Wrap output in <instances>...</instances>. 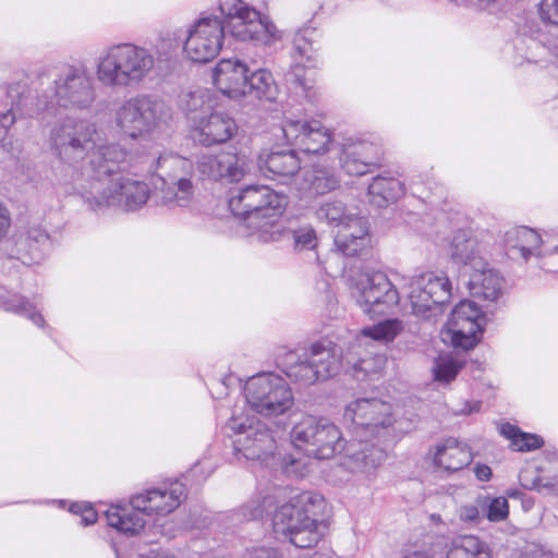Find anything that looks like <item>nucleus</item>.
I'll return each mask as SVG.
<instances>
[{
	"mask_svg": "<svg viewBox=\"0 0 558 558\" xmlns=\"http://www.w3.org/2000/svg\"><path fill=\"white\" fill-rule=\"evenodd\" d=\"M96 134L93 122L74 118H66L51 130V146L62 163L60 180L71 184L83 197L136 168L131 154L119 144L90 150Z\"/></svg>",
	"mask_w": 558,
	"mask_h": 558,
	"instance_id": "nucleus-1",
	"label": "nucleus"
},
{
	"mask_svg": "<svg viewBox=\"0 0 558 558\" xmlns=\"http://www.w3.org/2000/svg\"><path fill=\"white\" fill-rule=\"evenodd\" d=\"M108 181L101 187L84 196L93 209L116 206L126 211L142 208L148 201L150 189L140 179V172L155 174L161 181L158 202L169 208L189 206L195 195L194 162L173 151H163L150 157L145 166L134 168Z\"/></svg>",
	"mask_w": 558,
	"mask_h": 558,
	"instance_id": "nucleus-2",
	"label": "nucleus"
},
{
	"mask_svg": "<svg viewBox=\"0 0 558 558\" xmlns=\"http://www.w3.org/2000/svg\"><path fill=\"white\" fill-rule=\"evenodd\" d=\"M323 506L324 499L318 494L274 487L256 494L241 507L240 512L244 520H256L276 507L274 532L296 547L308 548L316 545L326 532L319 513Z\"/></svg>",
	"mask_w": 558,
	"mask_h": 558,
	"instance_id": "nucleus-3",
	"label": "nucleus"
},
{
	"mask_svg": "<svg viewBox=\"0 0 558 558\" xmlns=\"http://www.w3.org/2000/svg\"><path fill=\"white\" fill-rule=\"evenodd\" d=\"M287 204L284 194L264 184L236 190L229 199L231 213L246 220L252 234L264 242L277 241L283 235L284 227L280 217Z\"/></svg>",
	"mask_w": 558,
	"mask_h": 558,
	"instance_id": "nucleus-4",
	"label": "nucleus"
},
{
	"mask_svg": "<svg viewBox=\"0 0 558 558\" xmlns=\"http://www.w3.org/2000/svg\"><path fill=\"white\" fill-rule=\"evenodd\" d=\"M156 65L154 54L145 47L131 43L104 48L95 59L98 83L108 88H128L142 84Z\"/></svg>",
	"mask_w": 558,
	"mask_h": 558,
	"instance_id": "nucleus-5",
	"label": "nucleus"
},
{
	"mask_svg": "<svg viewBox=\"0 0 558 558\" xmlns=\"http://www.w3.org/2000/svg\"><path fill=\"white\" fill-rule=\"evenodd\" d=\"M184 498V485L173 482L134 495L130 501L131 510L121 506H110L105 515L111 527L126 536H135L146 526V521L141 513L149 517H166L179 508Z\"/></svg>",
	"mask_w": 558,
	"mask_h": 558,
	"instance_id": "nucleus-6",
	"label": "nucleus"
},
{
	"mask_svg": "<svg viewBox=\"0 0 558 558\" xmlns=\"http://www.w3.org/2000/svg\"><path fill=\"white\" fill-rule=\"evenodd\" d=\"M450 258L459 268L470 294L488 302L497 301L504 292V278L492 268L477 239L457 233L451 242Z\"/></svg>",
	"mask_w": 558,
	"mask_h": 558,
	"instance_id": "nucleus-7",
	"label": "nucleus"
},
{
	"mask_svg": "<svg viewBox=\"0 0 558 558\" xmlns=\"http://www.w3.org/2000/svg\"><path fill=\"white\" fill-rule=\"evenodd\" d=\"M195 141L204 147L225 144L238 133L235 120L225 111L216 110V95L207 88L189 93L182 100Z\"/></svg>",
	"mask_w": 558,
	"mask_h": 558,
	"instance_id": "nucleus-8",
	"label": "nucleus"
},
{
	"mask_svg": "<svg viewBox=\"0 0 558 558\" xmlns=\"http://www.w3.org/2000/svg\"><path fill=\"white\" fill-rule=\"evenodd\" d=\"M225 33L240 43L270 46L280 40L281 32L271 19L243 0H219Z\"/></svg>",
	"mask_w": 558,
	"mask_h": 558,
	"instance_id": "nucleus-9",
	"label": "nucleus"
},
{
	"mask_svg": "<svg viewBox=\"0 0 558 558\" xmlns=\"http://www.w3.org/2000/svg\"><path fill=\"white\" fill-rule=\"evenodd\" d=\"M227 427L234 437L235 451L245 459L257 461L262 465H277V442L272 434L255 415L245 408L235 409L228 421Z\"/></svg>",
	"mask_w": 558,
	"mask_h": 558,
	"instance_id": "nucleus-10",
	"label": "nucleus"
},
{
	"mask_svg": "<svg viewBox=\"0 0 558 558\" xmlns=\"http://www.w3.org/2000/svg\"><path fill=\"white\" fill-rule=\"evenodd\" d=\"M284 374L293 381L312 385L338 373L340 352L331 342L314 343L302 351H289L280 357Z\"/></svg>",
	"mask_w": 558,
	"mask_h": 558,
	"instance_id": "nucleus-11",
	"label": "nucleus"
},
{
	"mask_svg": "<svg viewBox=\"0 0 558 558\" xmlns=\"http://www.w3.org/2000/svg\"><path fill=\"white\" fill-rule=\"evenodd\" d=\"M50 105L69 110H88L97 98L94 77L83 65H65L50 73Z\"/></svg>",
	"mask_w": 558,
	"mask_h": 558,
	"instance_id": "nucleus-12",
	"label": "nucleus"
},
{
	"mask_svg": "<svg viewBox=\"0 0 558 558\" xmlns=\"http://www.w3.org/2000/svg\"><path fill=\"white\" fill-rule=\"evenodd\" d=\"M169 118V108L162 101L147 95L125 100L114 113L117 128L133 140L149 135Z\"/></svg>",
	"mask_w": 558,
	"mask_h": 558,
	"instance_id": "nucleus-13",
	"label": "nucleus"
},
{
	"mask_svg": "<svg viewBox=\"0 0 558 558\" xmlns=\"http://www.w3.org/2000/svg\"><path fill=\"white\" fill-rule=\"evenodd\" d=\"M291 442L308 458L330 459L344 449L337 425L325 418L304 416L291 430Z\"/></svg>",
	"mask_w": 558,
	"mask_h": 558,
	"instance_id": "nucleus-14",
	"label": "nucleus"
},
{
	"mask_svg": "<svg viewBox=\"0 0 558 558\" xmlns=\"http://www.w3.org/2000/svg\"><path fill=\"white\" fill-rule=\"evenodd\" d=\"M246 411L272 417L288 412L294 403L292 391L287 381L274 373L252 376L244 386Z\"/></svg>",
	"mask_w": 558,
	"mask_h": 558,
	"instance_id": "nucleus-15",
	"label": "nucleus"
},
{
	"mask_svg": "<svg viewBox=\"0 0 558 558\" xmlns=\"http://www.w3.org/2000/svg\"><path fill=\"white\" fill-rule=\"evenodd\" d=\"M404 279L412 313L420 318L440 314L451 298V282L444 272L426 271Z\"/></svg>",
	"mask_w": 558,
	"mask_h": 558,
	"instance_id": "nucleus-16",
	"label": "nucleus"
},
{
	"mask_svg": "<svg viewBox=\"0 0 558 558\" xmlns=\"http://www.w3.org/2000/svg\"><path fill=\"white\" fill-rule=\"evenodd\" d=\"M353 293L361 310L369 315H384L400 300L397 288L379 270H361L352 279Z\"/></svg>",
	"mask_w": 558,
	"mask_h": 558,
	"instance_id": "nucleus-17",
	"label": "nucleus"
},
{
	"mask_svg": "<svg viewBox=\"0 0 558 558\" xmlns=\"http://www.w3.org/2000/svg\"><path fill=\"white\" fill-rule=\"evenodd\" d=\"M485 325L484 311L474 301H461L449 315L442 332L444 341L456 349L470 350L480 341Z\"/></svg>",
	"mask_w": 558,
	"mask_h": 558,
	"instance_id": "nucleus-18",
	"label": "nucleus"
},
{
	"mask_svg": "<svg viewBox=\"0 0 558 558\" xmlns=\"http://www.w3.org/2000/svg\"><path fill=\"white\" fill-rule=\"evenodd\" d=\"M343 418L353 425L354 437H380L393 423L389 403L375 399H356L345 407Z\"/></svg>",
	"mask_w": 558,
	"mask_h": 558,
	"instance_id": "nucleus-19",
	"label": "nucleus"
},
{
	"mask_svg": "<svg viewBox=\"0 0 558 558\" xmlns=\"http://www.w3.org/2000/svg\"><path fill=\"white\" fill-rule=\"evenodd\" d=\"M225 35V26L219 17H201L190 26L183 52L192 62L207 63L219 54Z\"/></svg>",
	"mask_w": 558,
	"mask_h": 558,
	"instance_id": "nucleus-20",
	"label": "nucleus"
},
{
	"mask_svg": "<svg viewBox=\"0 0 558 558\" xmlns=\"http://www.w3.org/2000/svg\"><path fill=\"white\" fill-rule=\"evenodd\" d=\"M201 174L214 181L238 183L250 173V160L244 154L222 150L218 154H205L197 160Z\"/></svg>",
	"mask_w": 558,
	"mask_h": 558,
	"instance_id": "nucleus-21",
	"label": "nucleus"
},
{
	"mask_svg": "<svg viewBox=\"0 0 558 558\" xmlns=\"http://www.w3.org/2000/svg\"><path fill=\"white\" fill-rule=\"evenodd\" d=\"M250 73L248 65L238 58L219 60L211 70L214 86L232 100L244 99V87Z\"/></svg>",
	"mask_w": 558,
	"mask_h": 558,
	"instance_id": "nucleus-22",
	"label": "nucleus"
},
{
	"mask_svg": "<svg viewBox=\"0 0 558 558\" xmlns=\"http://www.w3.org/2000/svg\"><path fill=\"white\" fill-rule=\"evenodd\" d=\"M502 244L511 259L527 262L532 256L539 259L542 247L546 241L535 229L526 226H513L504 233Z\"/></svg>",
	"mask_w": 558,
	"mask_h": 558,
	"instance_id": "nucleus-23",
	"label": "nucleus"
},
{
	"mask_svg": "<svg viewBox=\"0 0 558 558\" xmlns=\"http://www.w3.org/2000/svg\"><path fill=\"white\" fill-rule=\"evenodd\" d=\"M355 438L348 445L341 464L351 473L368 474L385 461L386 452L366 437Z\"/></svg>",
	"mask_w": 558,
	"mask_h": 558,
	"instance_id": "nucleus-24",
	"label": "nucleus"
},
{
	"mask_svg": "<svg viewBox=\"0 0 558 558\" xmlns=\"http://www.w3.org/2000/svg\"><path fill=\"white\" fill-rule=\"evenodd\" d=\"M337 248L347 256H355L371 245L368 226L357 213L349 215L335 232Z\"/></svg>",
	"mask_w": 558,
	"mask_h": 558,
	"instance_id": "nucleus-25",
	"label": "nucleus"
},
{
	"mask_svg": "<svg viewBox=\"0 0 558 558\" xmlns=\"http://www.w3.org/2000/svg\"><path fill=\"white\" fill-rule=\"evenodd\" d=\"M378 160V148L367 142L356 141L344 145L340 161L348 174L363 175Z\"/></svg>",
	"mask_w": 558,
	"mask_h": 558,
	"instance_id": "nucleus-26",
	"label": "nucleus"
},
{
	"mask_svg": "<svg viewBox=\"0 0 558 558\" xmlns=\"http://www.w3.org/2000/svg\"><path fill=\"white\" fill-rule=\"evenodd\" d=\"M430 454L434 465L448 473L460 471L472 461L470 449L452 438L438 444Z\"/></svg>",
	"mask_w": 558,
	"mask_h": 558,
	"instance_id": "nucleus-27",
	"label": "nucleus"
},
{
	"mask_svg": "<svg viewBox=\"0 0 558 558\" xmlns=\"http://www.w3.org/2000/svg\"><path fill=\"white\" fill-rule=\"evenodd\" d=\"M259 169L278 179L295 175L301 169V160L294 150L275 151L259 158Z\"/></svg>",
	"mask_w": 558,
	"mask_h": 558,
	"instance_id": "nucleus-28",
	"label": "nucleus"
},
{
	"mask_svg": "<svg viewBox=\"0 0 558 558\" xmlns=\"http://www.w3.org/2000/svg\"><path fill=\"white\" fill-rule=\"evenodd\" d=\"M277 95V85L272 74L267 70L251 71L244 87V99L272 100Z\"/></svg>",
	"mask_w": 558,
	"mask_h": 558,
	"instance_id": "nucleus-29",
	"label": "nucleus"
},
{
	"mask_svg": "<svg viewBox=\"0 0 558 558\" xmlns=\"http://www.w3.org/2000/svg\"><path fill=\"white\" fill-rule=\"evenodd\" d=\"M362 344L357 342L344 355L340 354L341 365L345 364L355 372L365 374L379 373L385 367L386 356L384 354H366L361 356L360 349Z\"/></svg>",
	"mask_w": 558,
	"mask_h": 558,
	"instance_id": "nucleus-30",
	"label": "nucleus"
},
{
	"mask_svg": "<svg viewBox=\"0 0 558 558\" xmlns=\"http://www.w3.org/2000/svg\"><path fill=\"white\" fill-rule=\"evenodd\" d=\"M446 558H493L489 546L477 536L464 535L454 539Z\"/></svg>",
	"mask_w": 558,
	"mask_h": 558,
	"instance_id": "nucleus-31",
	"label": "nucleus"
},
{
	"mask_svg": "<svg viewBox=\"0 0 558 558\" xmlns=\"http://www.w3.org/2000/svg\"><path fill=\"white\" fill-rule=\"evenodd\" d=\"M403 184L393 178L377 177L368 185L371 202L381 207L403 194Z\"/></svg>",
	"mask_w": 558,
	"mask_h": 558,
	"instance_id": "nucleus-32",
	"label": "nucleus"
},
{
	"mask_svg": "<svg viewBox=\"0 0 558 558\" xmlns=\"http://www.w3.org/2000/svg\"><path fill=\"white\" fill-rule=\"evenodd\" d=\"M403 330V324L399 319H386L374 326L361 330L356 341L365 343L367 339L378 342H390Z\"/></svg>",
	"mask_w": 558,
	"mask_h": 558,
	"instance_id": "nucleus-33",
	"label": "nucleus"
},
{
	"mask_svg": "<svg viewBox=\"0 0 558 558\" xmlns=\"http://www.w3.org/2000/svg\"><path fill=\"white\" fill-rule=\"evenodd\" d=\"M463 365L461 359L450 353L440 354L434 359L430 367L433 379L440 385L449 384L456 379Z\"/></svg>",
	"mask_w": 558,
	"mask_h": 558,
	"instance_id": "nucleus-34",
	"label": "nucleus"
},
{
	"mask_svg": "<svg viewBox=\"0 0 558 558\" xmlns=\"http://www.w3.org/2000/svg\"><path fill=\"white\" fill-rule=\"evenodd\" d=\"M331 143V134L319 121L311 120L300 149L307 154L324 153Z\"/></svg>",
	"mask_w": 558,
	"mask_h": 558,
	"instance_id": "nucleus-35",
	"label": "nucleus"
},
{
	"mask_svg": "<svg viewBox=\"0 0 558 558\" xmlns=\"http://www.w3.org/2000/svg\"><path fill=\"white\" fill-rule=\"evenodd\" d=\"M500 433L511 441V447L517 451H531L544 445V440L538 435L523 433L509 423L500 426Z\"/></svg>",
	"mask_w": 558,
	"mask_h": 558,
	"instance_id": "nucleus-36",
	"label": "nucleus"
},
{
	"mask_svg": "<svg viewBox=\"0 0 558 558\" xmlns=\"http://www.w3.org/2000/svg\"><path fill=\"white\" fill-rule=\"evenodd\" d=\"M310 121L299 119L295 116H287L282 119L280 130L283 140L292 145L301 147L307 133Z\"/></svg>",
	"mask_w": 558,
	"mask_h": 558,
	"instance_id": "nucleus-37",
	"label": "nucleus"
},
{
	"mask_svg": "<svg viewBox=\"0 0 558 558\" xmlns=\"http://www.w3.org/2000/svg\"><path fill=\"white\" fill-rule=\"evenodd\" d=\"M353 214H355V211L345 208L340 201L325 202L316 211V216L319 220L332 225L337 230L342 222H345L347 217Z\"/></svg>",
	"mask_w": 558,
	"mask_h": 558,
	"instance_id": "nucleus-38",
	"label": "nucleus"
},
{
	"mask_svg": "<svg viewBox=\"0 0 558 558\" xmlns=\"http://www.w3.org/2000/svg\"><path fill=\"white\" fill-rule=\"evenodd\" d=\"M277 462V465L272 466V469H278L288 476L304 477L310 472L311 461L308 457H278Z\"/></svg>",
	"mask_w": 558,
	"mask_h": 558,
	"instance_id": "nucleus-39",
	"label": "nucleus"
},
{
	"mask_svg": "<svg viewBox=\"0 0 558 558\" xmlns=\"http://www.w3.org/2000/svg\"><path fill=\"white\" fill-rule=\"evenodd\" d=\"M477 502L486 509V518L489 521L500 522L508 518L509 502L506 497H486L483 500L478 499Z\"/></svg>",
	"mask_w": 558,
	"mask_h": 558,
	"instance_id": "nucleus-40",
	"label": "nucleus"
},
{
	"mask_svg": "<svg viewBox=\"0 0 558 558\" xmlns=\"http://www.w3.org/2000/svg\"><path fill=\"white\" fill-rule=\"evenodd\" d=\"M5 308L28 317L36 326H44V318L36 312V306L20 295H14L11 300L7 301Z\"/></svg>",
	"mask_w": 558,
	"mask_h": 558,
	"instance_id": "nucleus-41",
	"label": "nucleus"
},
{
	"mask_svg": "<svg viewBox=\"0 0 558 558\" xmlns=\"http://www.w3.org/2000/svg\"><path fill=\"white\" fill-rule=\"evenodd\" d=\"M310 189L316 194H325L338 186L337 178L326 169H315L311 175Z\"/></svg>",
	"mask_w": 558,
	"mask_h": 558,
	"instance_id": "nucleus-42",
	"label": "nucleus"
},
{
	"mask_svg": "<svg viewBox=\"0 0 558 558\" xmlns=\"http://www.w3.org/2000/svg\"><path fill=\"white\" fill-rule=\"evenodd\" d=\"M536 15L543 24L558 26V0H539Z\"/></svg>",
	"mask_w": 558,
	"mask_h": 558,
	"instance_id": "nucleus-43",
	"label": "nucleus"
},
{
	"mask_svg": "<svg viewBox=\"0 0 558 558\" xmlns=\"http://www.w3.org/2000/svg\"><path fill=\"white\" fill-rule=\"evenodd\" d=\"M294 247L296 250H312L317 245L315 230L311 226H303L293 231Z\"/></svg>",
	"mask_w": 558,
	"mask_h": 558,
	"instance_id": "nucleus-44",
	"label": "nucleus"
},
{
	"mask_svg": "<svg viewBox=\"0 0 558 558\" xmlns=\"http://www.w3.org/2000/svg\"><path fill=\"white\" fill-rule=\"evenodd\" d=\"M313 31H303L295 34L293 39V46L295 52L307 60H312L314 58V47L311 40V35Z\"/></svg>",
	"mask_w": 558,
	"mask_h": 558,
	"instance_id": "nucleus-45",
	"label": "nucleus"
},
{
	"mask_svg": "<svg viewBox=\"0 0 558 558\" xmlns=\"http://www.w3.org/2000/svg\"><path fill=\"white\" fill-rule=\"evenodd\" d=\"M539 262L544 269L558 271V242L549 246L543 245Z\"/></svg>",
	"mask_w": 558,
	"mask_h": 558,
	"instance_id": "nucleus-46",
	"label": "nucleus"
},
{
	"mask_svg": "<svg viewBox=\"0 0 558 558\" xmlns=\"http://www.w3.org/2000/svg\"><path fill=\"white\" fill-rule=\"evenodd\" d=\"M70 511L74 514L81 515V524L83 525H89L97 521V512L88 504H73L70 508Z\"/></svg>",
	"mask_w": 558,
	"mask_h": 558,
	"instance_id": "nucleus-47",
	"label": "nucleus"
},
{
	"mask_svg": "<svg viewBox=\"0 0 558 558\" xmlns=\"http://www.w3.org/2000/svg\"><path fill=\"white\" fill-rule=\"evenodd\" d=\"M536 490L543 495L558 496V476L538 477Z\"/></svg>",
	"mask_w": 558,
	"mask_h": 558,
	"instance_id": "nucleus-48",
	"label": "nucleus"
},
{
	"mask_svg": "<svg viewBox=\"0 0 558 558\" xmlns=\"http://www.w3.org/2000/svg\"><path fill=\"white\" fill-rule=\"evenodd\" d=\"M538 477L541 476L536 474V470L533 468H525L519 474L521 486L532 490H536Z\"/></svg>",
	"mask_w": 558,
	"mask_h": 558,
	"instance_id": "nucleus-49",
	"label": "nucleus"
},
{
	"mask_svg": "<svg viewBox=\"0 0 558 558\" xmlns=\"http://www.w3.org/2000/svg\"><path fill=\"white\" fill-rule=\"evenodd\" d=\"M537 40L550 54L558 57V33H538Z\"/></svg>",
	"mask_w": 558,
	"mask_h": 558,
	"instance_id": "nucleus-50",
	"label": "nucleus"
},
{
	"mask_svg": "<svg viewBox=\"0 0 558 558\" xmlns=\"http://www.w3.org/2000/svg\"><path fill=\"white\" fill-rule=\"evenodd\" d=\"M15 122V114L13 111L8 110L5 112L0 113V144L3 143L8 135L11 126Z\"/></svg>",
	"mask_w": 558,
	"mask_h": 558,
	"instance_id": "nucleus-51",
	"label": "nucleus"
},
{
	"mask_svg": "<svg viewBox=\"0 0 558 558\" xmlns=\"http://www.w3.org/2000/svg\"><path fill=\"white\" fill-rule=\"evenodd\" d=\"M458 515L463 522L476 523L480 519V511L475 505H465L459 508Z\"/></svg>",
	"mask_w": 558,
	"mask_h": 558,
	"instance_id": "nucleus-52",
	"label": "nucleus"
},
{
	"mask_svg": "<svg viewBox=\"0 0 558 558\" xmlns=\"http://www.w3.org/2000/svg\"><path fill=\"white\" fill-rule=\"evenodd\" d=\"M246 558H283L282 555L274 547H255L247 553Z\"/></svg>",
	"mask_w": 558,
	"mask_h": 558,
	"instance_id": "nucleus-53",
	"label": "nucleus"
},
{
	"mask_svg": "<svg viewBox=\"0 0 558 558\" xmlns=\"http://www.w3.org/2000/svg\"><path fill=\"white\" fill-rule=\"evenodd\" d=\"M11 227V217L8 208L0 202V240L7 236Z\"/></svg>",
	"mask_w": 558,
	"mask_h": 558,
	"instance_id": "nucleus-54",
	"label": "nucleus"
},
{
	"mask_svg": "<svg viewBox=\"0 0 558 558\" xmlns=\"http://www.w3.org/2000/svg\"><path fill=\"white\" fill-rule=\"evenodd\" d=\"M474 474L478 481L487 482L490 480L493 472L488 465L477 463L474 466Z\"/></svg>",
	"mask_w": 558,
	"mask_h": 558,
	"instance_id": "nucleus-55",
	"label": "nucleus"
},
{
	"mask_svg": "<svg viewBox=\"0 0 558 558\" xmlns=\"http://www.w3.org/2000/svg\"><path fill=\"white\" fill-rule=\"evenodd\" d=\"M138 558H177V557L168 550L150 549L148 553L141 554Z\"/></svg>",
	"mask_w": 558,
	"mask_h": 558,
	"instance_id": "nucleus-56",
	"label": "nucleus"
},
{
	"mask_svg": "<svg viewBox=\"0 0 558 558\" xmlns=\"http://www.w3.org/2000/svg\"><path fill=\"white\" fill-rule=\"evenodd\" d=\"M520 558H546V557H544L543 553L535 551L533 554H524Z\"/></svg>",
	"mask_w": 558,
	"mask_h": 558,
	"instance_id": "nucleus-57",
	"label": "nucleus"
},
{
	"mask_svg": "<svg viewBox=\"0 0 558 558\" xmlns=\"http://www.w3.org/2000/svg\"><path fill=\"white\" fill-rule=\"evenodd\" d=\"M478 408H480V404L478 403H474L473 407H470L468 410L466 409L461 410V413L470 414V413H472L474 411H477Z\"/></svg>",
	"mask_w": 558,
	"mask_h": 558,
	"instance_id": "nucleus-58",
	"label": "nucleus"
},
{
	"mask_svg": "<svg viewBox=\"0 0 558 558\" xmlns=\"http://www.w3.org/2000/svg\"><path fill=\"white\" fill-rule=\"evenodd\" d=\"M404 558H425V557L420 553H413V554L405 556Z\"/></svg>",
	"mask_w": 558,
	"mask_h": 558,
	"instance_id": "nucleus-59",
	"label": "nucleus"
},
{
	"mask_svg": "<svg viewBox=\"0 0 558 558\" xmlns=\"http://www.w3.org/2000/svg\"><path fill=\"white\" fill-rule=\"evenodd\" d=\"M508 496L514 498L519 496V493L517 490H509Z\"/></svg>",
	"mask_w": 558,
	"mask_h": 558,
	"instance_id": "nucleus-60",
	"label": "nucleus"
},
{
	"mask_svg": "<svg viewBox=\"0 0 558 558\" xmlns=\"http://www.w3.org/2000/svg\"><path fill=\"white\" fill-rule=\"evenodd\" d=\"M544 557L548 558H558V555H554L551 553H543Z\"/></svg>",
	"mask_w": 558,
	"mask_h": 558,
	"instance_id": "nucleus-61",
	"label": "nucleus"
}]
</instances>
